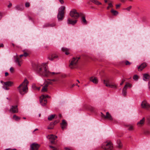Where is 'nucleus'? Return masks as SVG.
<instances>
[{
	"mask_svg": "<svg viewBox=\"0 0 150 150\" xmlns=\"http://www.w3.org/2000/svg\"><path fill=\"white\" fill-rule=\"evenodd\" d=\"M36 71L40 75L45 77L55 76L59 74L58 72L50 71L46 63H43L40 65H37Z\"/></svg>",
	"mask_w": 150,
	"mask_h": 150,
	"instance_id": "f257e3e1",
	"label": "nucleus"
},
{
	"mask_svg": "<svg viewBox=\"0 0 150 150\" xmlns=\"http://www.w3.org/2000/svg\"><path fill=\"white\" fill-rule=\"evenodd\" d=\"M28 83V80L25 79L23 82L18 87V89L21 95H23L27 92Z\"/></svg>",
	"mask_w": 150,
	"mask_h": 150,
	"instance_id": "f03ea898",
	"label": "nucleus"
},
{
	"mask_svg": "<svg viewBox=\"0 0 150 150\" xmlns=\"http://www.w3.org/2000/svg\"><path fill=\"white\" fill-rule=\"evenodd\" d=\"M28 55V53L25 52H24L23 54L20 55L19 57L18 56H16L15 59V62L19 66H21L22 63V59L21 58L24 57H26Z\"/></svg>",
	"mask_w": 150,
	"mask_h": 150,
	"instance_id": "7ed1b4c3",
	"label": "nucleus"
},
{
	"mask_svg": "<svg viewBox=\"0 0 150 150\" xmlns=\"http://www.w3.org/2000/svg\"><path fill=\"white\" fill-rule=\"evenodd\" d=\"M65 7L64 6H61L59 9L58 13L57 16V18L58 21L62 20L64 15V11Z\"/></svg>",
	"mask_w": 150,
	"mask_h": 150,
	"instance_id": "20e7f679",
	"label": "nucleus"
},
{
	"mask_svg": "<svg viewBox=\"0 0 150 150\" xmlns=\"http://www.w3.org/2000/svg\"><path fill=\"white\" fill-rule=\"evenodd\" d=\"M103 83L106 86L111 88H113L115 89L117 88V85L112 82L110 80L108 79H106L103 80Z\"/></svg>",
	"mask_w": 150,
	"mask_h": 150,
	"instance_id": "39448f33",
	"label": "nucleus"
},
{
	"mask_svg": "<svg viewBox=\"0 0 150 150\" xmlns=\"http://www.w3.org/2000/svg\"><path fill=\"white\" fill-rule=\"evenodd\" d=\"M80 58L79 57L73 58L71 60L69 65L70 68L71 69L76 68L77 67L78 61Z\"/></svg>",
	"mask_w": 150,
	"mask_h": 150,
	"instance_id": "423d86ee",
	"label": "nucleus"
},
{
	"mask_svg": "<svg viewBox=\"0 0 150 150\" xmlns=\"http://www.w3.org/2000/svg\"><path fill=\"white\" fill-rule=\"evenodd\" d=\"M101 147L105 150H112L113 148L112 144L110 142L103 143Z\"/></svg>",
	"mask_w": 150,
	"mask_h": 150,
	"instance_id": "0eeeda50",
	"label": "nucleus"
},
{
	"mask_svg": "<svg viewBox=\"0 0 150 150\" xmlns=\"http://www.w3.org/2000/svg\"><path fill=\"white\" fill-rule=\"evenodd\" d=\"M48 95H42L40 98V102L42 106L45 105L47 103V98H48Z\"/></svg>",
	"mask_w": 150,
	"mask_h": 150,
	"instance_id": "6e6552de",
	"label": "nucleus"
},
{
	"mask_svg": "<svg viewBox=\"0 0 150 150\" xmlns=\"http://www.w3.org/2000/svg\"><path fill=\"white\" fill-rule=\"evenodd\" d=\"M70 15L71 17L74 18L75 19H77L79 16L78 13L75 9L72 10L70 11Z\"/></svg>",
	"mask_w": 150,
	"mask_h": 150,
	"instance_id": "1a4fd4ad",
	"label": "nucleus"
},
{
	"mask_svg": "<svg viewBox=\"0 0 150 150\" xmlns=\"http://www.w3.org/2000/svg\"><path fill=\"white\" fill-rule=\"evenodd\" d=\"M142 107L147 110L150 109V104L148 103L146 100H143L141 103Z\"/></svg>",
	"mask_w": 150,
	"mask_h": 150,
	"instance_id": "9d476101",
	"label": "nucleus"
},
{
	"mask_svg": "<svg viewBox=\"0 0 150 150\" xmlns=\"http://www.w3.org/2000/svg\"><path fill=\"white\" fill-rule=\"evenodd\" d=\"M47 58L50 60L53 61L55 59H58V56L56 54L52 53L48 55Z\"/></svg>",
	"mask_w": 150,
	"mask_h": 150,
	"instance_id": "9b49d317",
	"label": "nucleus"
},
{
	"mask_svg": "<svg viewBox=\"0 0 150 150\" xmlns=\"http://www.w3.org/2000/svg\"><path fill=\"white\" fill-rule=\"evenodd\" d=\"M101 116L103 118L105 119H107L110 121H112L113 120L112 117L108 112H106L105 115L101 112Z\"/></svg>",
	"mask_w": 150,
	"mask_h": 150,
	"instance_id": "f8f14e48",
	"label": "nucleus"
},
{
	"mask_svg": "<svg viewBox=\"0 0 150 150\" xmlns=\"http://www.w3.org/2000/svg\"><path fill=\"white\" fill-rule=\"evenodd\" d=\"M40 146V145L36 143H34L30 145V150H38Z\"/></svg>",
	"mask_w": 150,
	"mask_h": 150,
	"instance_id": "ddd939ff",
	"label": "nucleus"
},
{
	"mask_svg": "<svg viewBox=\"0 0 150 150\" xmlns=\"http://www.w3.org/2000/svg\"><path fill=\"white\" fill-rule=\"evenodd\" d=\"M47 138L50 139L51 143L54 144V140L57 138V136L51 134L47 136Z\"/></svg>",
	"mask_w": 150,
	"mask_h": 150,
	"instance_id": "4468645a",
	"label": "nucleus"
},
{
	"mask_svg": "<svg viewBox=\"0 0 150 150\" xmlns=\"http://www.w3.org/2000/svg\"><path fill=\"white\" fill-rule=\"evenodd\" d=\"M9 111L13 113H17L18 112V109L17 105H13L11 106L10 108Z\"/></svg>",
	"mask_w": 150,
	"mask_h": 150,
	"instance_id": "2eb2a0df",
	"label": "nucleus"
},
{
	"mask_svg": "<svg viewBox=\"0 0 150 150\" xmlns=\"http://www.w3.org/2000/svg\"><path fill=\"white\" fill-rule=\"evenodd\" d=\"M77 21L76 19H75V20H73L69 18L67 19V22L68 24H70L73 25L77 23Z\"/></svg>",
	"mask_w": 150,
	"mask_h": 150,
	"instance_id": "dca6fc26",
	"label": "nucleus"
},
{
	"mask_svg": "<svg viewBox=\"0 0 150 150\" xmlns=\"http://www.w3.org/2000/svg\"><path fill=\"white\" fill-rule=\"evenodd\" d=\"M145 122V118L144 117H143L142 119L137 122V125L138 127L142 126L144 124Z\"/></svg>",
	"mask_w": 150,
	"mask_h": 150,
	"instance_id": "f3484780",
	"label": "nucleus"
},
{
	"mask_svg": "<svg viewBox=\"0 0 150 150\" xmlns=\"http://www.w3.org/2000/svg\"><path fill=\"white\" fill-rule=\"evenodd\" d=\"M61 125L62 129L64 130L66 128L67 126V124L65 120H62V122L61 124Z\"/></svg>",
	"mask_w": 150,
	"mask_h": 150,
	"instance_id": "a211bd4d",
	"label": "nucleus"
},
{
	"mask_svg": "<svg viewBox=\"0 0 150 150\" xmlns=\"http://www.w3.org/2000/svg\"><path fill=\"white\" fill-rule=\"evenodd\" d=\"M146 66V63H143L142 64L139 66L138 67V69L139 71H142Z\"/></svg>",
	"mask_w": 150,
	"mask_h": 150,
	"instance_id": "6ab92c4d",
	"label": "nucleus"
},
{
	"mask_svg": "<svg viewBox=\"0 0 150 150\" xmlns=\"http://www.w3.org/2000/svg\"><path fill=\"white\" fill-rule=\"evenodd\" d=\"M15 9L17 10L22 11L23 9L24 8L21 4L17 5L15 7Z\"/></svg>",
	"mask_w": 150,
	"mask_h": 150,
	"instance_id": "aec40b11",
	"label": "nucleus"
},
{
	"mask_svg": "<svg viewBox=\"0 0 150 150\" xmlns=\"http://www.w3.org/2000/svg\"><path fill=\"white\" fill-rule=\"evenodd\" d=\"M90 80L95 84H97L98 82V80L96 77H90Z\"/></svg>",
	"mask_w": 150,
	"mask_h": 150,
	"instance_id": "412c9836",
	"label": "nucleus"
},
{
	"mask_svg": "<svg viewBox=\"0 0 150 150\" xmlns=\"http://www.w3.org/2000/svg\"><path fill=\"white\" fill-rule=\"evenodd\" d=\"M58 122V121H55L54 122H51L50 126L47 127V129H53L54 125Z\"/></svg>",
	"mask_w": 150,
	"mask_h": 150,
	"instance_id": "4be33fe9",
	"label": "nucleus"
},
{
	"mask_svg": "<svg viewBox=\"0 0 150 150\" xmlns=\"http://www.w3.org/2000/svg\"><path fill=\"white\" fill-rule=\"evenodd\" d=\"M127 88V85H125L124 87L122 89V94L124 96H125L126 95V90Z\"/></svg>",
	"mask_w": 150,
	"mask_h": 150,
	"instance_id": "5701e85b",
	"label": "nucleus"
},
{
	"mask_svg": "<svg viewBox=\"0 0 150 150\" xmlns=\"http://www.w3.org/2000/svg\"><path fill=\"white\" fill-rule=\"evenodd\" d=\"M150 77L149 75L147 74H143V79L144 81H146L149 79Z\"/></svg>",
	"mask_w": 150,
	"mask_h": 150,
	"instance_id": "b1692460",
	"label": "nucleus"
},
{
	"mask_svg": "<svg viewBox=\"0 0 150 150\" xmlns=\"http://www.w3.org/2000/svg\"><path fill=\"white\" fill-rule=\"evenodd\" d=\"M62 50L64 52H65V54L67 55H68L69 54V50L64 47H63L62 48Z\"/></svg>",
	"mask_w": 150,
	"mask_h": 150,
	"instance_id": "393cba45",
	"label": "nucleus"
},
{
	"mask_svg": "<svg viewBox=\"0 0 150 150\" xmlns=\"http://www.w3.org/2000/svg\"><path fill=\"white\" fill-rule=\"evenodd\" d=\"M81 22L84 25H86L87 24V21L85 17L83 16L81 18Z\"/></svg>",
	"mask_w": 150,
	"mask_h": 150,
	"instance_id": "a878e982",
	"label": "nucleus"
},
{
	"mask_svg": "<svg viewBox=\"0 0 150 150\" xmlns=\"http://www.w3.org/2000/svg\"><path fill=\"white\" fill-rule=\"evenodd\" d=\"M13 83V82L11 81H8L4 82V86H11Z\"/></svg>",
	"mask_w": 150,
	"mask_h": 150,
	"instance_id": "bb28decb",
	"label": "nucleus"
},
{
	"mask_svg": "<svg viewBox=\"0 0 150 150\" xmlns=\"http://www.w3.org/2000/svg\"><path fill=\"white\" fill-rule=\"evenodd\" d=\"M55 25V24L54 23L50 24V23H47L45 24V25H44V27H53Z\"/></svg>",
	"mask_w": 150,
	"mask_h": 150,
	"instance_id": "cd10ccee",
	"label": "nucleus"
},
{
	"mask_svg": "<svg viewBox=\"0 0 150 150\" xmlns=\"http://www.w3.org/2000/svg\"><path fill=\"white\" fill-rule=\"evenodd\" d=\"M47 84H45V85L42 87L41 89V91L44 92H46L47 91Z\"/></svg>",
	"mask_w": 150,
	"mask_h": 150,
	"instance_id": "c85d7f7f",
	"label": "nucleus"
},
{
	"mask_svg": "<svg viewBox=\"0 0 150 150\" xmlns=\"http://www.w3.org/2000/svg\"><path fill=\"white\" fill-rule=\"evenodd\" d=\"M110 11L114 16H117L119 13L117 11L114 10L113 9H111Z\"/></svg>",
	"mask_w": 150,
	"mask_h": 150,
	"instance_id": "c756f323",
	"label": "nucleus"
},
{
	"mask_svg": "<svg viewBox=\"0 0 150 150\" xmlns=\"http://www.w3.org/2000/svg\"><path fill=\"white\" fill-rule=\"evenodd\" d=\"M90 1L94 3L95 4H96V5H101V3L100 2H99L98 1H97V0H90Z\"/></svg>",
	"mask_w": 150,
	"mask_h": 150,
	"instance_id": "7c9ffc66",
	"label": "nucleus"
},
{
	"mask_svg": "<svg viewBox=\"0 0 150 150\" xmlns=\"http://www.w3.org/2000/svg\"><path fill=\"white\" fill-rule=\"evenodd\" d=\"M13 118L16 121L19 120L21 118L20 117L17 116L15 115H13Z\"/></svg>",
	"mask_w": 150,
	"mask_h": 150,
	"instance_id": "2f4dec72",
	"label": "nucleus"
},
{
	"mask_svg": "<svg viewBox=\"0 0 150 150\" xmlns=\"http://www.w3.org/2000/svg\"><path fill=\"white\" fill-rule=\"evenodd\" d=\"M55 115H52L48 116V119L49 120H52L55 117Z\"/></svg>",
	"mask_w": 150,
	"mask_h": 150,
	"instance_id": "473e14b6",
	"label": "nucleus"
},
{
	"mask_svg": "<svg viewBox=\"0 0 150 150\" xmlns=\"http://www.w3.org/2000/svg\"><path fill=\"white\" fill-rule=\"evenodd\" d=\"M117 144L118 147L119 148H121L122 147V145L120 140H117Z\"/></svg>",
	"mask_w": 150,
	"mask_h": 150,
	"instance_id": "72a5a7b5",
	"label": "nucleus"
},
{
	"mask_svg": "<svg viewBox=\"0 0 150 150\" xmlns=\"http://www.w3.org/2000/svg\"><path fill=\"white\" fill-rule=\"evenodd\" d=\"M88 109L92 112H93L94 111V108L92 106H89L88 108Z\"/></svg>",
	"mask_w": 150,
	"mask_h": 150,
	"instance_id": "f704fd0d",
	"label": "nucleus"
},
{
	"mask_svg": "<svg viewBox=\"0 0 150 150\" xmlns=\"http://www.w3.org/2000/svg\"><path fill=\"white\" fill-rule=\"evenodd\" d=\"M113 7V5L111 3H109L108 4V6L107 7V9H109V8L110 7Z\"/></svg>",
	"mask_w": 150,
	"mask_h": 150,
	"instance_id": "c9c22d12",
	"label": "nucleus"
},
{
	"mask_svg": "<svg viewBox=\"0 0 150 150\" xmlns=\"http://www.w3.org/2000/svg\"><path fill=\"white\" fill-rule=\"evenodd\" d=\"M133 79L135 80H137L138 79V76L137 75H135L133 76Z\"/></svg>",
	"mask_w": 150,
	"mask_h": 150,
	"instance_id": "e433bc0d",
	"label": "nucleus"
},
{
	"mask_svg": "<svg viewBox=\"0 0 150 150\" xmlns=\"http://www.w3.org/2000/svg\"><path fill=\"white\" fill-rule=\"evenodd\" d=\"M51 80H50L49 81H47V83L46 84H47L48 85H48L49 84H52V82H51Z\"/></svg>",
	"mask_w": 150,
	"mask_h": 150,
	"instance_id": "4c0bfd02",
	"label": "nucleus"
},
{
	"mask_svg": "<svg viewBox=\"0 0 150 150\" xmlns=\"http://www.w3.org/2000/svg\"><path fill=\"white\" fill-rule=\"evenodd\" d=\"M125 64L127 65H130L131 64L130 62L128 61H126L125 62Z\"/></svg>",
	"mask_w": 150,
	"mask_h": 150,
	"instance_id": "58836bf2",
	"label": "nucleus"
},
{
	"mask_svg": "<svg viewBox=\"0 0 150 150\" xmlns=\"http://www.w3.org/2000/svg\"><path fill=\"white\" fill-rule=\"evenodd\" d=\"M133 129L132 126L130 125L128 126V129L129 130H132Z\"/></svg>",
	"mask_w": 150,
	"mask_h": 150,
	"instance_id": "ea45409f",
	"label": "nucleus"
},
{
	"mask_svg": "<svg viewBox=\"0 0 150 150\" xmlns=\"http://www.w3.org/2000/svg\"><path fill=\"white\" fill-rule=\"evenodd\" d=\"M144 133L145 134L148 135L150 134V132L149 131L146 130L144 132Z\"/></svg>",
	"mask_w": 150,
	"mask_h": 150,
	"instance_id": "a19ab883",
	"label": "nucleus"
},
{
	"mask_svg": "<svg viewBox=\"0 0 150 150\" xmlns=\"http://www.w3.org/2000/svg\"><path fill=\"white\" fill-rule=\"evenodd\" d=\"M132 8V6H130L129 7L126 8L125 9L127 10L128 11H129Z\"/></svg>",
	"mask_w": 150,
	"mask_h": 150,
	"instance_id": "79ce46f5",
	"label": "nucleus"
},
{
	"mask_svg": "<svg viewBox=\"0 0 150 150\" xmlns=\"http://www.w3.org/2000/svg\"><path fill=\"white\" fill-rule=\"evenodd\" d=\"M25 6L26 7H29L30 6V3H28V2H26L25 4Z\"/></svg>",
	"mask_w": 150,
	"mask_h": 150,
	"instance_id": "37998d69",
	"label": "nucleus"
},
{
	"mask_svg": "<svg viewBox=\"0 0 150 150\" xmlns=\"http://www.w3.org/2000/svg\"><path fill=\"white\" fill-rule=\"evenodd\" d=\"M147 119L149 123L150 124V116H149L147 117Z\"/></svg>",
	"mask_w": 150,
	"mask_h": 150,
	"instance_id": "c03bdc74",
	"label": "nucleus"
},
{
	"mask_svg": "<svg viewBox=\"0 0 150 150\" xmlns=\"http://www.w3.org/2000/svg\"><path fill=\"white\" fill-rule=\"evenodd\" d=\"M8 86H4L3 87V88L6 90H8L9 89V88L7 87Z\"/></svg>",
	"mask_w": 150,
	"mask_h": 150,
	"instance_id": "a18cd8bd",
	"label": "nucleus"
},
{
	"mask_svg": "<svg viewBox=\"0 0 150 150\" xmlns=\"http://www.w3.org/2000/svg\"><path fill=\"white\" fill-rule=\"evenodd\" d=\"M125 80L124 79H122V81L120 83V85H122V84L125 81Z\"/></svg>",
	"mask_w": 150,
	"mask_h": 150,
	"instance_id": "49530a36",
	"label": "nucleus"
},
{
	"mask_svg": "<svg viewBox=\"0 0 150 150\" xmlns=\"http://www.w3.org/2000/svg\"><path fill=\"white\" fill-rule=\"evenodd\" d=\"M51 81H53V82H56L57 81H58V80L57 79H52V80H51Z\"/></svg>",
	"mask_w": 150,
	"mask_h": 150,
	"instance_id": "de8ad7c7",
	"label": "nucleus"
},
{
	"mask_svg": "<svg viewBox=\"0 0 150 150\" xmlns=\"http://www.w3.org/2000/svg\"><path fill=\"white\" fill-rule=\"evenodd\" d=\"M10 71L11 72H13L14 71V69L13 67H11L10 69Z\"/></svg>",
	"mask_w": 150,
	"mask_h": 150,
	"instance_id": "09e8293b",
	"label": "nucleus"
},
{
	"mask_svg": "<svg viewBox=\"0 0 150 150\" xmlns=\"http://www.w3.org/2000/svg\"><path fill=\"white\" fill-rule=\"evenodd\" d=\"M59 1L61 4H63L64 3L63 0H59Z\"/></svg>",
	"mask_w": 150,
	"mask_h": 150,
	"instance_id": "8fccbe9b",
	"label": "nucleus"
},
{
	"mask_svg": "<svg viewBox=\"0 0 150 150\" xmlns=\"http://www.w3.org/2000/svg\"><path fill=\"white\" fill-rule=\"evenodd\" d=\"M12 6V4L11 3H9V4L8 6V8H11Z\"/></svg>",
	"mask_w": 150,
	"mask_h": 150,
	"instance_id": "3c124183",
	"label": "nucleus"
},
{
	"mask_svg": "<svg viewBox=\"0 0 150 150\" xmlns=\"http://www.w3.org/2000/svg\"><path fill=\"white\" fill-rule=\"evenodd\" d=\"M120 4H117L116 5V8L117 9L118 8L120 7Z\"/></svg>",
	"mask_w": 150,
	"mask_h": 150,
	"instance_id": "603ef678",
	"label": "nucleus"
},
{
	"mask_svg": "<svg viewBox=\"0 0 150 150\" xmlns=\"http://www.w3.org/2000/svg\"><path fill=\"white\" fill-rule=\"evenodd\" d=\"M126 85H127V87L128 86L129 87H131V84H129V83H126Z\"/></svg>",
	"mask_w": 150,
	"mask_h": 150,
	"instance_id": "864d4df0",
	"label": "nucleus"
},
{
	"mask_svg": "<svg viewBox=\"0 0 150 150\" xmlns=\"http://www.w3.org/2000/svg\"><path fill=\"white\" fill-rule=\"evenodd\" d=\"M4 150H17L15 149H11L10 148H8V149H6Z\"/></svg>",
	"mask_w": 150,
	"mask_h": 150,
	"instance_id": "5fc2aeb1",
	"label": "nucleus"
},
{
	"mask_svg": "<svg viewBox=\"0 0 150 150\" xmlns=\"http://www.w3.org/2000/svg\"><path fill=\"white\" fill-rule=\"evenodd\" d=\"M2 17V13L0 12V20L1 19Z\"/></svg>",
	"mask_w": 150,
	"mask_h": 150,
	"instance_id": "6e6d98bb",
	"label": "nucleus"
},
{
	"mask_svg": "<svg viewBox=\"0 0 150 150\" xmlns=\"http://www.w3.org/2000/svg\"><path fill=\"white\" fill-rule=\"evenodd\" d=\"M75 85H76V86H78V87H79V86H78V85H77V84H73L72 85V86H71V87H74V86H75Z\"/></svg>",
	"mask_w": 150,
	"mask_h": 150,
	"instance_id": "4d7b16f0",
	"label": "nucleus"
},
{
	"mask_svg": "<svg viewBox=\"0 0 150 150\" xmlns=\"http://www.w3.org/2000/svg\"><path fill=\"white\" fill-rule=\"evenodd\" d=\"M8 75V73L7 72H6L5 73V76H7Z\"/></svg>",
	"mask_w": 150,
	"mask_h": 150,
	"instance_id": "13d9d810",
	"label": "nucleus"
},
{
	"mask_svg": "<svg viewBox=\"0 0 150 150\" xmlns=\"http://www.w3.org/2000/svg\"><path fill=\"white\" fill-rule=\"evenodd\" d=\"M149 88L150 89V82L148 83Z\"/></svg>",
	"mask_w": 150,
	"mask_h": 150,
	"instance_id": "bf43d9fd",
	"label": "nucleus"
},
{
	"mask_svg": "<svg viewBox=\"0 0 150 150\" xmlns=\"http://www.w3.org/2000/svg\"><path fill=\"white\" fill-rule=\"evenodd\" d=\"M49 147H50V148H52V149H53V148L54 149V147H53V146H50Z\"/></svg>",
	"mask_w": 150,
	"mask_h": 150,
	"instance_id": "052dcab7",
	"label": "nucleus"
},
{
	"mask_svg": "<svg viewBox=\"0 0 150 150\" xmlns=\"http://www.w3.org/2000/svg\"><path fill=\"white\" fill-rule=\"evenodd\" d=\"M65 149L66 150H70V149H69L68 148H65Z\"/></svg>",
	"mask_w": 150,
	"mask_h": 150,
	"instance_id": "680f3d73",
	"label": "nucleus"
},
{
	"mask_svg": "<svg viewBox=\"0 0 150 150\" xmlns=\"http://www.w3.org/2000/svg\"><path fill=\"white\" fill-rule=\"evenodd\" d=\"M38 130V129H35V130H34V131L33 132V133H34V132H35V131H36V130Z\"/></svg>",
	"mask_w": 150,
	"mask_h": 150,
	"instance_id": "e2e57ef3",
	"label": "nucleus"
},
{
	"mask_svg": "<svg viewBox=\"0 0 150 150\" xmlns=\"http://www.w3.org/2000/svg\"><path fill=\"white\" fill-rule=\"evenodd\" d=\"M104 1H105V3H107L108 2L107 0H105Z\"/></svg>",
	"mask_w": 150,
	"mask_h": 150,
	"instance_id": "0e129e2a",
	"label": "nucleus"
},
{
	"mask_svg": "<svg viewBox=\"0 0 150 150\" xmlns=\"http://www.w3.org/2000/svg\"><path fill=\"white\" fill-rule=\"evenodd\" d=\"M57 150V148H54V149H53V150Z\"/></svg>",
	"mask_w": 150,
	"mask_h": 150,
	"instance_id": "69168bd1",
	"label": "nucleus"
},
{
	"mask_svg": "<svg viewBox=\"0 0 150 150\" xmlns=\"http://www.w3.org/2000/svg\"><path fill=\"white\" fill-rule=\"evenodd\" d=\"M77 81L78 82V83H80V82H79V80H77Z\"/></svg>",
	"mask_w": 150,
	"mask_h": 150,
	"instance_id": "338daca9",
	"label": "nucleus"
},
{
	"mask_svg": "<svg viewBox=\"0 0 150 150\" xmlns=\"http://www.w3.org/2000/svg\"><path fill=\"white\" fill-rule=\"evenodd\" d=\"M23 119H26V118H25V117H23Z\"/></svg>",
	"mask_w": 150,
	"mask_h": 150,
	"instance_id": "774afa93",
	"label": "nucleus"
}]
</instances>
